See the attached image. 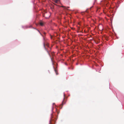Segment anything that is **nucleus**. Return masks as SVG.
<instances>
[{"instance_id": "2", "label": "nucleus", "mask_w": 124, "mask_h": 124, "mask_svg": "<svg viewBox=\"0 0 124 124\" xmlns=\"http://www.w3.org/2000/svg\"><path fill=\"white\" fill-rule=\"evenodd\" d=\"M54 70L56 73V75H58V72L57 70L56 69H55L54 67Z\"/></svg>"}, {"instance_id": "4", "label": "nucleus", "mask_w": 124, "mask_h": 124, "mask_svg": "<svg viewBox=\"0 0 124 124\" xmlns=\"http://www.w3.org/2000/svg\"><path fill=\"white\" fill-rule=\"evenodd\" d=\"M64 104L63 101L62 104H61L60 106V108H62V107Z\"/></svg>"}, {"instance_id": "11", "label": "nucleus", "mask_w": 124, "mask_h": 124, "mask_svg": "<svg viewBox=\"0 0 124 124\" xmlns=\"http://www.w3.org/2000/svg\"><path fill=\"white\" fill-rule=\"evenodd\" d=\"M44 34H46V33L45 32H44Z\"/></svg>"}, {"instance_id": "8", "label": "nucleus", "mask_w": 124, "mask_h": 124, "mask_svg": "<svg viewBox=\"0 0 124 124\" xmlns=\"http://www.w3.org/2000/svg\"><path fill=\"white\" fill-rule=\"evenodd\" d=\"M46 46H47L48 47V44H47L46 45Z\"/></svg>"}, {"instance_id": "7", "label": "nucleus", "mask_w": 124, "mask_h": 124, "mask_svg": "<svg viewBox=\"0 0 124 124\" xmlns=\"http://www.w3.org/2000/svg\"><path fill=\"white\" fill-rule=\"evenodd\" d=\"M35 29H36V30H37L38 32H39L40 33V34L42 35V34L40 33V32L37 29H35V28H34Z\"/></svg>"}, {"instance_id": "5", "label": "nucleus", "mask_w": 124, "mask_h": 124, "mask_svg": "<svg viewBox=\"0 0 124 124\" xmlns=\"http://www.w3.org/2000/svg\"><path fill=\"white\" fill-rule=\"evenodd\" d=\"M59 0H54V2L56 3H57Z\"/></svg>"}, {"instance_id": "1", "label": "nucleus", "mask_w": 124, "mask_h": 124, "mask_svg": "<svg viewBox=\"0 0 124 124\" xmlns=\"http://www.w3.org/2000/svg\"><path fill=\"white\" fill-rule=\"evenodd\" d=\"M51 120H50V124H55V121L54 119H53V115L52 114H51Z\"/></svg>"}, {"instance_id": "13", "label": "nucleus", "mask_w": 124, "mask_h": 124, "mask_svg": "<svg viewBox=\"0 0 124 124\" xmlns=\"http://www.w3.org/2000/svg\"><path fill=\"white\" fill-rule=\"evenodd\" d=\"M70 69L71 68V67L70 66Z\"/></svg>"}, {"instance_id": "6", "label": "nucleus", "mask_w": 124, "mask_h": 124, "mask_svg": "<svg viewBox=\"0 0 124 124\" xmlns=\"http://www.w3.org/2000/svg\"><path fill=\"white\" fill-rule=\"evenodd\" d=\"M61 7H62L63 8H65L67 9V8H69V7H65V6H61Z\"/></svg>"}, {"instance_id": "12", "label": "nucleus", "mask_w": 124, "mask_h": 124, "mask_svg": "<svg viewBox=\"0 0 124 124\" xmlns=\"http://www.w3.org/2000/svg\"><path fill=\"white\" fill-rule=\"evenodd\" d=\"M52 55L53 56V53H52Z\"/></svg>"}, {"instance_id": "3", "label": "nucleus", "mask_w": 124, "mask_h": 124, "mask_svg": "<svg viewBox=\"0 0 124 124\" xmlns=\"http://www.w3.org/2000/svg\"><path fill=\"white\" fill-rule=\"evenodd\" d=\"M40 25L41 26H43L44 25V23L42 22H41L39 23Z\"/></svg>"}, {"instance_id": "9", "label": "nucleus", "mask_w": 124, "mask_h": 124, "mask_svg": "<svg viewBox=\"0 0 124 124\" xmlns=\"http://www.w3.org/2000/svg\"><path fill=\"white\" fill-rule=\"evenodd\" d=\"M50 16H49L48 17H47V18H49L50 17Z\"/></svg>"}, {"instance_id": "10", "label": "nucleus", "mask_w": 124, "mask_h": 124, "mask_svg": "<svg viewBox=\"0 0 124 124\" xmlns=\"http://www.w3.org/2000/svg\"><path fill=\"white\" fill-rule=\"evenodd\" d=\"M44 47H45V44H44Z\"/></svg>"}]
</instances>
